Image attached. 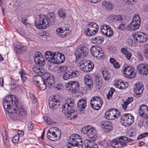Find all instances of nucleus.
I'll return each mask as SVG.
<instances>
[{
  "label": "nucleus",
  "instance_id": "1",
  "mask_svg": "<svg viewBox=\"0 0 148 148\" xmlns=\"http://www.w3.org/2000/svg\"><path fill=\"white\" fill-rule=\"evenodd\" d=\"M13 99L12 96L8 95L3 100V104L4 109L9 113H16L15 116L10 115L9 119L16 121L23 119L27 114L26 110L24 108L23 104L18 101L17 98Z\"/></svg>",
  "mask_w": 148,
  "mask_h": 148
},
{
  "label": "nucleus",
  "instance_id": "2",
  "mask_svg": "<svg viewBox=\"0 0 148 148\" xmlns=\"http://www.w3.org/2000/svg\"><path fill=\"white\" fill-rule=\"evenodd\" d=\"M55 17L52 14L48 16L43 14L39 16L38 19L35 21V26L39 29H44L49 27L50 25L53 24L55 21Z\"/></svg>",
  "mask_w": 148,
  "mask_h": 148
},
{
  "label": "nucleus",
  "instance_id": "3",
  "mask_svg": "<svg viewBox=\"0 0 148 148\" xmlns=\"http://www.w3.org/2000/svg\"><path fill=\"white\" fill-rule=\"evenodd\" d=\"M74 104L69 99L66 103H65L62 106V112L65 115H68L69 119H73L77 117V111L73 110Z\"/></svg>",
  "mask_w": 148,
  "mask_h": 148
},
{
  "label": "nucleus",
  "instance_id": "4",
  "mask_svg": "<svg viewBox=\"0 0 148 148\" xmlns=\"http://www.w3.org/2000/svg\"><path fill=\"white\" fill-rule=\"evenodd\" d=\"M88 52V49L86 47L82 45H80L79 49L76 50L75 53L76 58V61L79 62V60H83V58L87 55Z\"/></svg>",
  "mask_w": 148,
  "mask_h": 148
},
{
  "label": "nucleus",
  "instance_id": "5",
  "mask_svg": "<svg viewBox=\"0 0 148 148\" xmlns=\"http://www.w3.org/2000/svg\"><path fill=\"white\" fill-rule=\"evenodd\" d=\"M101 49V48L98 45L92 46L90 49L91 53L97 59L102 60L104 58L105 56L103 51Z\"/></svg>",
  "mask_w": 148,
  "mask_h": 148
},
{
  "label": "nucleus",
  "instance_id": "6",
  "mask_svg": "<svg viewBox=\"0 0 148 148\" xmlns=\"http://www.w3.org/2000/svg\"><path fill=\"white\" fill-rule=\"evenodd\" d=\"M78 62L79 64V66H80L81 70L86 72L90 71L94 67L93 63L90 60H81Z\"/></svg>",
  "mask_w": 148,
  "mask_h": 148
},
{
  "label": "nucleus",
  "instance_id": "7",
  "mask_svg": "<svg viewBox=\"0 0 148 148\" xmlns=\"http://www.w3.org/2000/svg\"><path fill=\"white\" fill-rule=\"evenodd\" d=\"M140 24V20L139 15L135 14L134 16L132 22L127 25V29L131 31L136 30L139 27Z\"/></svg>",
  "mask_w": 148,
  "mask_h": 148
},
{
  "label": "nucleus",
  "instance_id": "8",
  "mask_svg": "<svg viewBox=\"0 0 148 148\" xmlns=\"http://www.w3.org/2000/svg\"><path fill=\"white\" fill-rule=\"evenodd\" d=\"M65 87L67 89L73 93L79 92V82L77 81L70 82L65 85Z\"/></svg>",
  "mask_w": 148,
  "mask_h": 148
},
{
  "label": "nucleus",
  "instance_id": "9",
  "mask_svg": "<svg viewBox=\"0 0 148 148\" xmlns=\"http://www.w3.org/2000/svg\"><path fill=\"white\" fill-rule=\"evenodd\" d=\"M90 104L92 108L96 110H98L102 106V100L99 97H93L91 99Z\"/></svg>",
  "mask_w": 148,
  "mask_h": 148
},
{
  "label": "nucleus",
  "instance_id": "10",
  "mask_svg": "<svg viewBox=\"0 0 148 148\" xmlns=\"http://www.w3.org/2000/svg\"><path fill=\"white\" fill-rule=\"evenodd\" d=\"M120 113L116 109L111 108L106 112L105 117L108 119L112 120L120 116Z\"/></svg>",
  "mask_w": 148,
  "mask_h": 148
},
{
  "label": "nucleus",
  "instance_id": "11",
  "mask_svg": "<svg viewBox=\"0 0 148 148\" xmlns=\"http://www.w3.org/2000/svg\"><path fill=\"white\" fill-rule=\"evenodd\" d=\"M125 77L129 79H133L135 77V73L133 67L126 64H124L122 69Z\"/></svg>",
  "mask_w": 148,
  "mask_h": 148
},
{
  "label": "nucleus",
  "instance_id": "12",
  "mask_svg": "<svg viewBox=\"0 0 148 148\" xmlns=\"http://www.w3.org/2000/svg\"><path fill=\"white\" fill-rule=\"evenodd\" d=\"M68 143L71 146L78 145L79 143H82V140L80 138V136L76 134H72L68 139Z\"/></svg>",
  "mask_w": 148,
  "mask_h": 148
},
{
  "label": "nucleus",
  "instance_id": "13",
  "mask_svg": "<svg viewBox=\"0 0 148 148\" xmlns=\"http://www.w3.org/2000/svg\"><path fill=\"white\" fill-rule=\"evenodd\" d=\"M101 30L102 34L107 37H110L113 35V31L109 25H102L101 26Z\"/></svg>",
  "mask_w": 148,
  "mask_h": 148
},
{
  "label": "nucleus",
  "instance_id": "14",
  "mask_svg": "<svg viewBox=\"0 0 148 148\" xmlns=\"http://www.w3.org/2000/svg\"><path fill=\"white\" fill-rule=\"evenodd\" d=\"M132 36L136 42H138L143 43L147 41L148 38L146 35L140 33H135L132 34Z\"/></svg>",
  "mask_w": 148,
  "mask_h": 148
},
{
  "label": "nucleus",
  "instance_id": "15",
  "mask_svg": "<svg viewBox=\"0 0 148 148\" xmlns=\"http://www.w3.org/2000/svg\"><path fill=\"white\" fill-rule=\"evenodd\" d=\"M34 55V62L37 65L44 66L45 64V61L42 56H41V54L38 53Z\"/></svg>",
  "mask_w": 148,
  "mask_h": 148
},
{
  "label": "nucleus",
  "instance_id": "16",
  "mask_svg": "<svg viewBox=\"0 0 148 148\" xmlns=\"http://www.w3.org/2000/svg\"><path fill=\"white\" fill-rule=\"evenodd\" d=\"M41 75L42 76L43 79L44 78L47 84V86L49 87L50 88L51 86L54 84L55 82V80L53 77H51L50 74L47 73H46L45 71V73Z\"/></svg>",
  "mask_w": 148,
  "mask_h": 148
},
{
  "label": "nucleus",
  "instance_id": "17",
  "mask_svg": "<svg viewBox=\"0 0 148 148\" xmlns=\"http://www.w3.org/2000/svg\"><path fill=\"white\" fill-rule=\"evenodd\" d=\"M78 72L77 71H74L72 70H68L62 75V77L64 80H68L73 77H77Z\"/></svg>",
  "mask_w": 148,
  "mask_h": 148
},
{
  "label": "nucleus",
  "instance_id": "18",
  "mask_svg": "<svg viewBox=\"0 0 148 148\" xmlns=\"http://www.w3.org/2000/svg\"><path fill=\"white\" fill-rule=\"evenodd\" d=\"M139 108V112L140 115L145 118H148V107L145 105L142 104Z\"/></svg>",
  "mask_w": 148,
  "mask_h": 148
},
{
  "label": "nucleus",
  "instance_id": "19",
  "mask_svg": "<svg viewBox=\"0 0 148 148\" xmlns=\"http://www.w3.org/2000/svg\"><path fill=\"white\" fill-rule=\"evenodd\" d=\"M60 101L56 99L54 97L49 100L48 101L49 107L53 110H55L57 108V107L60 104Z\"/></svg>",
  "mask_w": 148,
  "mask_h": 148
},
{
  "label": "nucleus",
  "instance_id": "20",
  "mask_svg": "<svg viewBox=\"0 0 148 148\" xmlns=\"http://www.w3.org/2000/svg\"><path fill=\"white\" fill-rule=\"evenodd\" d=\"M84 83L86 84L87 88L90 89L93 86V81L91 76L89 75H86L84 77Z\"/></svg>",
  "mask_w": 148,
  "mask_h": 148
},
{
  "label": "nucleus",
  "instance_id": "21",
  "mask_svg": "<svg viewBox=\"0 0 148 148\" xmlns=\"http://www.w3.org/2000/svg\"><path fill=\"white\" fill-rule=\"evenodd\" d=\"M86 106L87 101L85 98L81 99L77 102V108L80 111H82V112L83 113H84L85 110H84L85 109Z\"/></svg>",
  "mask_w": 148,
  "mask_h": 148
},
{
  "label": "nucleus",
  "instance_id": "22",
  "mask_svg": "<svg viewBox=\"0 0 148 148\" xmlns=\"http://www.w3.org/2000/svg\"><path fill=\"white\" fill-rule=\"evenodd\" d=\"M56 58L52 60L53 61L54 64H60L63 63L65 60V57L64 55L62 53H59L57 52Z\"/></svg>",
  "mask_w": 148,
  "mask_h": 148
},
{
  "label": "nucleus",
  "instance_id": "23",
  "mask_svg": "<svg viewBox=\"0 0 148 148\" xmlns=\"http://www.w3.org/2000/svg\"><path fill=\"white\" fill-rule=\"evenodd\" d=\"M98 26L94 27L90 29L85 28L84 34L87 36H90L96 34L98 31Z\"/></svg>",
  "mask_w": 148,
  "mask_h": 148
},
{
  "label": "nucleus",
  "instance_id": "24",
  "mask_svg": "<svg viewBox=\"0 0 148 148\" xmlns=\"http://www.w3.org/2000/svg\"><path fill=\"white\" fill-rule=\"evenodd\" d=\"M53 128H50L47 132V136L48 138L50 140L54 141L58 139V134L55 132L53 131Z\"/></svg>",
  "mask_w": 148,
  "mask_h": 148
},
{
  "label": "nucleus",
  "instance_id": "25",
  "mask_svg": "<svg viewBox=\"0 0 148 148\" xmlns=\"http://www.w3.org/2000/svg\"><path fill=\"white\" fill-rule=\"evenodd\" d=\"M56 53L55 52H52L50 51H47L46 52L45 54V56L46 60H47L49 62L54 64L53 61L56 58Z\"/></svg>",
  "mask_w": 148,
  "mask_h": 148
},
{
  "label": "nucleus",
  "instance_id": "26",
  "mask_svg": "<svg viewBox=\"0 0 148 148\" xmlns=\"http://www.w3.org/2000/svg\"><path fill=\"white\" fill-rule=\"evenodd\" d=\"M101 126L103 128V130L105 132H110L112 130V123L109 121L102 122Z\"/></svg>",
  "mask_w": 148,
  "mask_h": 148
},
{
  "label": "nucleus",
  "instance_id": "27",
  "mask_svg": "<svg viewBox=\"0 0 148 148\" xmlns=\"http://www.w3.org/2000/svg\"><path fill=\"white\" fill-rule=\"evenodd\" d=\"M134 89L135 94L140 95L143 92V86L141 82L136 83L134 86Z\"/></svg>",
  "mask_w": 148,
  "mask_h": 148
},
{
  "label": "nucleus",
  "instance_id": "28",
  "mask_svg": "<svg viewBox=\"0 0 148 148\" xmlns=\"http://www.w3.org/2000/svg\"><path fill=\"white\" fill-rule=\"evenodd\" d=\"M138 70L140 73L147 75L148 74V65L143 64H140L137 67Z\"/></svg>",
  "mask_w": 148,
  "mask_h": 148
},
{
  "label": "nucleus",
  "instance_id": "29",
  "mask_svg": "<svg viewBox=\"0 0 148 148\" xmlns=\"http://www.w3.org/2000/svg\"><path fill=\"white\" fill-rule=\"evenodd\" d=\"M42 68L41 66L36 65L33 68L32 70L34 73L38 75H42L45 73V71Z\"/></svg>",
  "mask_w": 148,
  "mask_h": 148
},
{
  "label": "nucleus",
  "instance_id": "30",
  "mask_svg": "<svg viewBox=\"0 0 148 148\" xmlns=\"http://www.w3.org/2000/svg\"><path fill=\"white\" fill-rule=\"evenodd\" d=\"M26 50L25 46L22 45H17L15 47V51L17 54H21L25 52Z\"/></svg>",
  "mask_w": 148,
  "mask_h": 148
},
{
  "label": "nucleus",
  "instance_id": "31",
  "mask_svg": "<svg viewBox=\"0 0 148 148\" xmlns=\"http://www.w3.org/2000/svg\"><path fill=\"white\" fill-rule=\"evenodd\" d=\"M88 130L87 135L90 138H93L97 134L96 130L94 127L90 125L89 126Z\"/></svg>",
  "mask_w": 148,
  "mask_h": 148
},
{
  "label": "nucleus",
  "instance_id": "32",
  "mask_svg": "<svg viewBox=\"0 0 148 148\" xmlns=\"http://www.w3.org/2000/svg\"><path fill=\"white\" fill-rule=\"evenodd\" d=\"M128 118L127 121L125 122L124 123L125 127H128L131 125L134 122V116L132 114L129 113L128 114Z\"/></svg>",
  "mask_w": 148,
  "mask_h": 148
},
{
  "label": "nucleus",
  "instance_id": "33",
  "mask_svg": "<svg viewBox=\"0 0 148 148\" xmlns=\"http://www.w3.org/2000/svg\"><path fill=\"white\" fill-rule=\"evenodd\" d=\"M101 71L103 75L104 79L106 81L109 80L110 77V75L108 70L106 69H101Z\"/></svg>",
  "mask_w": 148,
  "mask_h": 148
},
{
  "label": "nucleus",
  "instance_id": "34",
  "mask_svg": "<svg viewBox=\"0 0 148 148\" xmlns=\"http://www.w3.org/2000/svg\"><path fill=\"white\" fill-rule=\"evenodd\" d=\"M41 75H34L33 77V82L35 84H40L44 80L42 76Z\"/></svg>",
  "mask_w": 148,
  "mask_h": 148
},
{
  "label": "nucleus",
  "instance_id": "35",
  "mask_svg": "<svg viewBox=\"0 0 148 148\" xmlns=\"http://www.w3.org/2000/svg\"><path fill=\"white\" fill-rule=\"evenodd\" d=\"M117 137L119 143H120V145H121L122 146L124 147L125 145L126 140L129 142V140L128 139H129V138L127 137L121 136Z\"/></svg>",
  "mask_w": 148,
  "mask_h": 148
},
{
  "label": "nucleus",
  "instance_id": "36",
  "mask_svg": "<svg viewBox=\"0 0 148 148\" xmlns=\"http://www.w3.org/2000/svg\"><path fill=\"white\" fill-rule=\"evenodd\" d=\"M56 31L57 34L60 37L64 38L65 37L66 35L67 31L64 30L61 28H58L56 30Z\"/></svg>",
  "mask_w": 148,
  "mask_h": 148
},
{
  "label": "nucleus",
  "instance_id": "37",
  "mask_svg": "<svg viewBox=\"0 0 148 148\" xmlns=\"http://www.w3.org/2000/svg\"><path fill=\"white\" fill-rule=\"evenodd\" d=\"M104 40V38L100 36L93 37L92 38V40L94 43L97 44H101Z\"/></svg>",
  "mask_w": 148,
  "mask_h": 148
},
{
  "label": "nucleus",
  "instance_id": "38",
  "mask_svg": "<svg viewBox=\"0 0 148 148\" xmlns=\"http://www.w3.org/2000/svg\"><path fill=\"white\" fill-rule=\"evenodd\" d=\"M133 100V98L132 97H128L125 101L123 102V103L122 104L123 108V109L125 110L128 105L132 102Z\"/></svg>",
  "mask_w": 148,
  "mask_h": 148
},
{
  "label": "nucleus",
  "instance_id": "39",
  "mask_svg": "<svg viewBox=\"0 0 148 148\" xmlns=\"http://www.w3.org/2000/svg\"><path fill=\"white\" fill-rule=\"evenodd\" d=\"M110 144L111 146L114 148H120L118 137L112 140Z\"/></svg>",
  "mask_w": 148,
  "mask_h": 148
},
{
  "label": "nucleus",
  "instance_id": "40",
  "mask_svg": "<svg viewBox=\"0 0 148 148\" xmlns=\"http://www.w3.org/2000/svg\"><path fill=\"white\" fill-rule=\"evenodd\" d=\"M129 113H125L123 114L121 116V120L122 121H121V124L122 125L125 126V125H124V123L127 121L128 119V114Z\"/></svg>",
  "mask_w": 148,
  "mask_h": 148
},
{
  "label": "nucleus",
  "instance_id": "41",
  "mask_svg": "<svg viewBox=\"0 0 148 148\" xmlns=\"http://www.w3.org/2000/svg\"><path fill=\"white\" fill-rule=\"evenodd\" d=\"M94 144L95 142H91L88 139L85 140L84 142V146L85 147V148H91Z\"/></svg>",
  "mask_w": 148,
  "mask_h": 148
},
{
  "label": "nucleus",
  "instance_id": "42",
  "mask_svg": "<svg viewBox=\"0 0 148 148\" xmlns=\"http://www.w3.org/2000/svg\"><path fill=\"white\" fill-rule=\"evenodd\" d=\"M111 20H114L115 21H122L123 20L122 16L120 15H112L109 17Z\"/></svg>",
  "mask_w": 148,
  "mask_h": 148
},
{
  "label": "nucleus",
  "instance_id": "43",
  "mask_svg": "<svg viewBox=\"0 0 148 148\" xmlns=\"http://www.w3.org/2000/svg\"><path fill=\"white\" fill-rule=\"evenodd\" d=\"M103 4L106 7V9L108 10H111L114 8V6L111 2L105 1L103 3Z\"/></svg>",
  "mask_w": 148,
  "mask_h": 148
},
{
  "label": "nucleus",
  "instance_id": "44",
  "mask_svg": "<svg viewBox=\"0 0 148 148\" xmlns=\"http://www.w3.org/2000/svg\"><path fill=\"white\" fill-rule=\"evenodd\" d=\"M115 86L117 88L121 89H124L126 88L124 82L118 81L115 84Z\"/></svg>",
  "mask_w": 148,
  "mask_h": 148
},
{
  "label": "nucleus",
  "instance_id": "45",
  "mask_svg": "<svg viewBox=\"0 0 148 148\" xmlns=\"http://www.w3.org/2000/svg\"><path fill=\"white\" fill-rule=\"evenodd\" d=\"M18 73L20 75L22 81L23 82H25L26 80V77L25 76V74L24 70L21 69Z\"/></svg>",
  "mask_w": 148,
  "mask_h": 148
},
{
  "label": "nucleus",
  "instance_id": "46",
  "mask_svg": "<svg viewBox=\"0 0 148 148\" xmlns=\"http://www.w3.org/2000/svg\"><path fill=\"white\" fill-rule=\"evenodd\" d=\"M69 70L68 67L66 66H60L58 67L57 71L58 72L65 73Z\"/></svg>",
  "mask_w": 148,
  "mask_h": 148
},
{
  "label": "nucleus",
  "instance_id": "47",
  "mask_svg": "<svg viewBox=\"0 0 148 148\" xmlns=\"http://www.w3.org/2000/svg\"><path fill=\"white\" fill-rule=\"evenodd\" d=\"M47 84L44 81V80L42 81V82L40 83L39 86V88L41 90H45L46 88Z\"/></svg>",
  "mask_w": 148,
  "mask_h": 148
},
{
  "label": "nucleus",
  "instance_id": "48",
  "mask_svg": "<svg viewBox=\"0 0 148 148\" xmlns=\"http://www.w3.org/2000/svg\"><path fill=\"white\" fill-rule=\"evenodd\" d=\"M126 43L129 46H136L137 45V43L134 42L133 40L131 39H128Z\"/></svg>",
  "mask_w": 148,
  "mask_h": 148
},
{
  "label": "nucleus",
  "instance_id": "49",
  "mask_svg": "<svg viewBox=\"0 0 148 148\" xmlns=\"http://www.w3.org/2000/svg\"><path fill=\"white\" fill-rule=\"evenodd\" d=\"M58 15L60 17L62 18H65L66 13L64 10L61 9L59 10Z\"/></svg>",
  "mask_w": 148,
  "mask_h": 148
},
{
  "label": "nucleus",
  "instance_id": "50",
  "mask_svg": "<svg viewBox=\"0 0 148 148\" xmlns=\"http://www.w3.org/2000/svg\"><path fill=\"white\" fill-rule=\"evenodd\" d=\"M98 25L96 23L94 22H91L87 25L85 28L90 29L95 27H96Z\"/></svg>",
  "mask_w": 148,
  "mask_h": 148
},
{
  "label": "nucleus",
  "instance_id": "51",
  "mask_svg": "<svg viewBox=\"0 0 148 148\" xmlns=\"http://www.w3.org/2000/svg\"><path fill=\"white\" fill-rule=\"evenodd\" d=\"M90 126V125H87L83 127L81 129V132H82L84 134H87Z\"/></svg>",
  "mask_w": 148,
  "mask_h": 148
},
{
  "label": "nucleus",
  "instance_id": "52",
  "mask_svg": "<svg viewBox=\"0 0 148 148\" xmlns=\"http://www.w3.org/2000/svg\"><path fill=\"white\" fill-rule=\"evenodd\" d=\"M147 123L146 122V121L145 122L143 120H139L138 123V125L140 128H141L145 126V124Z\"/></svg>",
  "mask_w": 148,
  "mask_h": 148
},
{
  "label": "nucleus",
  "instance_id": "53",
  "mask_svg": "<svg viewBox=\"0 0 148 148\" xmlns=\"http://www.w3.org/2000/svg\"><path fill=\"white\" fill-rule=\"evenodd\" d=\"M3 139L5 146L8 148L10 146V143L9 140L7 139V137L5 138V137Z\"/></svg>",
  "mask_w": 148,
  "mask_h": 148
},
{
  "label": "nucleus",
  "instance_id": "54",
  "mask_svg": "<svg viewBox=\"0 0 148 148\" xmlns=\"http://www.w3.org/2000/svg\"><path fill=\"white\" fill-rule=\"evenodd\" d=\"M19 138L18 135L16 134L12 138V141L14 143H17L18 141Z\"/></svg>",
  "mask_w": 148,
  "mask_h": 148
},
{
  "label": "nucleus",
  "instance_id": "55",
  "mask_svg": "<svg viewBox=\"0 0 148 148\" xmlns=\"http://www.w3.org/2000/svg\"><path fill=\"white\" fill-rule=\"evenodd\" d=\"M147 136H148V133L145 132L140 134L138 137L137 139H140Z\"/></svg>",
  "mask_w": 148,
  "mask_h": 148
},
{
  "label": "nucleus",
  "instance_id": "56",
  "mask_svg": "<svg viewBox=\"0 0 148 148\" xmlns=\"http://www.w3.org/2000/svg\"><path fill=\"white\" fill-rule=\"evenodd\" d=\"M143 52L144 56L148 59V47L144 49Z\"/></svg>",
  "mask_w": 148,
  "mask_h": 148
},
{
  "label": "nucleus",
  "instance_id": "57",
  "mask_svg": "<svg viewBox=\"0 0 148 148\" xmlns=\"http://www.w3.org/2000/svg\"><path fill=\"white\" fill-rule=\"evenodd\" d=\"M30 96V98L31 99V100L32 101V103H36L37 101L36 98L32 94Z\"/></svg>",
  "mask_w": 148,
  "mask_h": 148
},
{
  "label": "nucleus",
  "instance_id": "58",
  "mask_svg": "<svg viewBox=\"0 0 148 148\" xmlns=\"http://www.w3.org/2000/svg\"><path fill=\"white\" fill-rule=\"evenodd\" d=\"M95 83L97 85L99 86L102 83V81L100 78L96 79L95 81Z\"/></svg>",
  "mask_w": 148,
  "mask_h": 148
},
{
  "label": "nucleus",
  "instance_id": "59",
  "mask_svg": "<svg viewBox=\"0 0 148 148\" xmlns=\"http://www.w3.org/2000/svg\"><path fill=\"white\" fill-rule=\"evenodd\" d=\"M125 56L127 59L128 60H130L132 56V53L129 51L127 53L125 54Z\"/></svg>",
  "mask_w": 148,
  "mask_h": 148
},
{
  "label": "nucleus",
  "instance_id": "60",
  "mask_svg": "<svg viewBox=\"0 0 148 148\" xmlns=\"http://www.w3.org/2000/svg\"><path fill=\"white\" fill-rule=\"evenodd\" d=\"M34 126L32 123L30 122L28 124V128L29 130L30 131L32 130Z\"/></svg>",
  "mask_w": 148,
  "mask_h": 148
},
{
  "label": "nucleus",
  "instance_id": "61",
  "mask_svg": "<svg viewBox=\"0 0 148 148\" xmlns=\"http://www.w3.org/2000/svg\"><path fill=\"white\" fill-rule=\"evenodd\" d=\"M21 21L26 25H27V24H28L27 19L26 17H22L21 18Z\"/></svg>",
  "mask_w": 148,
  "mask_h": 148
},
{
  "label": "nucleus",
  "instance_id": "62",
  "mask_svg": "<svg viewBox=\"0 0 148 148\" xmlns=\"http://www.w3.org/2000/svg\"><path fill=\"white\" fill-rule=\"evenodd\" d=\"M125 29V27L123 23L119 25L118 27V29L120 30H124Z\"/></svg>",
  "mask_w": 148,
  "mask_h": 148
},
{
  "label": "nucleus",
  "instance_id": "63",
  "mask_svg": "<svg viewBox=\"0 0 148 148\" xmlns=\"http://www.w3.org/2000/svg\"><path fill=\"white\" fill-rule=\"evenodd\" d=\"M136 0H130V1H127V3L129 4L133 5L136 3Z\"/></svg>",
  "mask_w": 148,
  "mask_h": 148
},
{
  "label": "nucleus",
  "instance_id": "64",
  "mask_svg": "<svg viewBox=\"0 0 148 148\" xmlns=\"http://www.w3.org/2000/svg\"><path fill=\"white\" fill-rule=\"evenodd\" d=\"M46 122L48 124H51L52 120L49 117H47V120H45Z\"/></svg>",
  "mask_w": 148,
  "mask_h": 148
}]
</instances>
